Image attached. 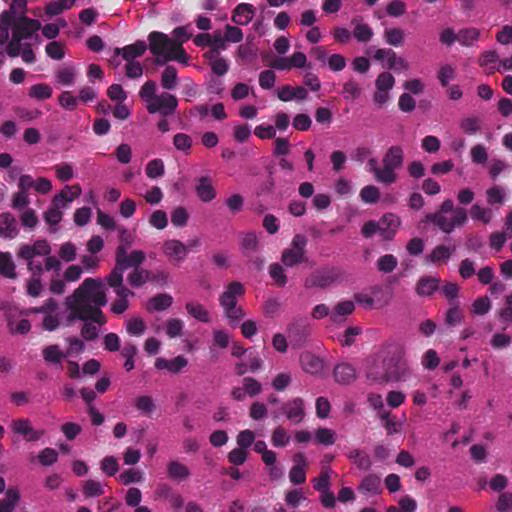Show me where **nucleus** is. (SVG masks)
I'll return each mask as SVG.
<instances>
[{
    "label": "nucleus",
    "instance_id": "1",
    "mask_svg": "<svg viewBox=\"0 0 512 512\" xmlns=\"http://www.w3.org/2000/svg\"><path fill=\"white\" fill-rule=\"evenodd\" d=\"M108 303L105 283L100 278H86L72 294L64 300L69 311L66 322L71 324L76 320H92L102 326L106 317L101 308Z\"/></svg>",
    "mask_w": 512,
    "mask_h": 512
},
{
    "label": "nucleus",
    "instance_id": "2",
    "mask_svg": "<svg viewBox=\"0 0 512 512\" xmlns=\"http://www.w3.org/2000/svg\"><path fill=\"white\" fill-rule=\"evenodd\" d=\"M366 377L372 383L398 382L406 379L410 367L405 345L398 340H388L367 360Z\"/></svg>",
    "mask_w": 512,
    "mask_h": 512
},
{
    "label": "nucleus",
    "instance_id": "3",
    "mask_svg": "<svg viewBox=\"0 0 512 512\" xmlns=\"http://www.w3.org/2000/svg\"><path fill=\"white\" fill-rule=\"evenodd\" d=\"M27 1L13 0L7 10L0 13V46L7 45L6 53L18 57L20 42L41 28L38 20L26 17Z\"/></svg>",
    "mask_w": 512,
    "mask_h": 512
},
{
    "label": "nucleus",
    "instance_id": "4",
    "mask_svg": "<svg viewBox=\"0 0 512 512\" xmlns=\"http://www.w3.org/2000/svg\"><path fill=\"white\" fill-rule=\"evenodd\" d=\"M149 50L155 56L157 65H164L169 61H177L188 65L189 57L185 53L180 41L159 31H153L148 35Z\"/></svg>",
    "mask_w": 512,
    "mask_h": 512
},
{
    "label": "nucleus",
    "instance_id": "5",
    "mask_svg": "<svg viewBox=\"0 0 512 512\" xmlns=\"http://www.w3.org/2000/svg\"><path fill=\"white\" fill-rule=\"evenodd\" d=\"M468 221L465 208L455 206L451 199L444 200L438 210L425 215L423 222L431 223L445 234H451L455 229L463 227Z\"/></svg>",
    "mask_w": 512,
    "mask_h": 512
},
{
    "label": "nucleus",
    "instance_id": "6",
    "mask_svg": "<svg viewBox=\"0 0 512 512\" xmlns=\"http://www.w3.org/2000/svg\"><path fill=\"white\" fill-rule=\"evenodd\" d=\"M139 96L150 114L168 117L176 112L178 106L176 96L168 92L157 93L156 83L152 80L143 84L139 91Z\"/></svg>",
    "mask_w": 512,
    "mask_h": 512
},
{
    "label": "nucleus",
    "instance_id": "7",
    "mask_svg": "<svg viewBox=\"0 0 512 512\" xmlns=\"http://www.w3.org/2000/svg\"><path fill=\"white\" fill-rule=\"evenodd\" d=\"M404 152L400 146L390 147L382 158V167H379L376 158L368 160L369 171L373 173L377 182L391 185L398 179L397 170L403 165Z\"/></svg>",
    "mask_w": 512,
    "mask_h": 512
},
{
    "label": "nucleus",
    "instance_id": "8",
    "mask_svg": "<svg viewBox=\"0 0 512 512\" xmlns=\"http://www.w3.org/2000/svg\"><path fill=\"white\" fill-rule=\"evenodd\" d=\"M344 272L337 267H329L311 273L304 282L306 288L327 289L344 280Z\"/></svg>",
    "mask_w": 512,
    "mask_h": 512
},
{
    "label": "nucleus",
    "instance_id": "9",
    "mask_svg": "<svg viewBox=\"0 0 512 512\" xmlns=\"http://www.w3.org/2000/svg\"><path fill=\"white\" fill-rule=\"evenodd\" d=\"M107 284L113 289L117 299L111 304V311L120 315L129 308V297L134 296V292L128 289L123 283V277L118 273L109 274L106 278Z\"/></svg>",
    "mask_w": 512,
    "mask_h": 512
},
{
    "label": "nucleus",
    "instance_id": "10",
    "mask_svg": "<svg viewBox=\"0 0 512 512\" xmlns=\"http://www.w3.org/2000/svg\"><path fill=\"white\" fill-rule=\"evenodd\" d=\"M307 238L302 234H297L292 239L288 248L281 255V261L286 267H294L306 260Z\"/></svg>",
    "mask_w": 512,
    "mask_h": 512
},
{
    "label": "nucleus",
    "instance_id": "11",
    "mask_svg": "<svg viewBox=\"0 0 512 512\" xmlns=\"http://www.w3.org/2000/svg\"><path fill=\"white\" fill-rule=\"evenodd\" d=\"M395 84V78L389 72H382L378 75L375 81L376 90L373 95L374 103L382 107L390 99V91Z\"/></svg>",
    "mask_w": 512,
    "mask_h": 512
},
{
    "label": "nucleus",
    "instance_id": "12",
    "mask_svg": "<svg viewBox=\"0 0 512 512\" xmlns=\"http://www.w3.org/2000/svg\"><path fill=\"white\" fill-rule=\"evenodd\" d=\"M9 427L14 434L22 436L28 442L38 441L44 434L41 430H35L28 418L14 419Z\"/></svg>",
    "mask_w": 512,
    "mask_h": 512
},
{
    "label": "nucleus",
    "instance_id": "13",
    "mask_svg": "<svg viewBox=\"0 0 512 512\" xmlns=\"http://www.w3.org/2000/svg\"><path fill=\"white\" fill-rule=\"evenodd\" d=\"M262 392V385L255 378L245 377L242 386L234 387L231 390V397L236 401H243L247 396L255 397Z\"/></svg>",
    "mask_w": 512,
    "mask_h": 512
},
{
    "label": "nucleus",
    "instance_id": "14",
    "mask_svg": "<svg viewBox=\"0 0 512 512\" xmlns=\"http://www.w3.org/2000/svg\"><path fill=\"white\" fill-rule=\"evenodd\" d=\"M282 412L288 421L299 424L305 418V402L300 397L292 398L283 404Z\"/></svg>",
    "mask_w": 512,
    "mask_h": 512
},
{
    "label": "nucleus",
    "instance_id": "15",
    "mask_svg": "<svg viewBox=\"0 0 512 512\" xmlns=\"http://www.w3.org/2000/svg\"><path fill=\"white\" fill-rule=\"evenodd\" d=\"M163 254L173 263H181L188 254V247L180 240H166L162 246Z\"/></svg>",
    "mask_w": 512,
    "mask_h": 512
},
{
    "label": "nucleus",
    "instance_id": "16",
    "mask_svg": "<svg viewBox=\"0 0 512 512\" xmlns=\"http://www.w3.org/2000/svg\"><path fill=\"white\" fill-rule=\"evenodd\" d=\"M51 253V247L46 240H37L31 245H22L17 256L24 260H34L36 256H48Z\"/></svg>",
    "mask_w": 512,
    "mask_h": 512
},
{
    "label": "nucleus",
    "instance_id": "17",
    "mask_svg": "<svg viewBox=\"0 0 512 512\" xmlns=\"http://www.w3.org/2000/svg\"><path fill=\"white\" fill-rule=\"evenodd\" d=\"M245 289L242 283L233 281L229 283L219 297L220 305L223 308L238 305V299L244 295Z\"/></svg>",
    "mask_w": 512,
    "mask_h": 512
},
{
    "label": "nucleus",
    "instance_id": "18",
    "mask_svg": "<svg viewBox=\"0 0 512 512\" xmlns=\"http://www.w3.org/2000/svg\"><path fill=\"white\" fill-rule=\"evenodd\" d=\"M195 192L199 200L204 203L213 201L217 196L216 189L209 176H201L196 179Z\"/></svg>",
    "mask_w": 512,
    "mask_h": 512
},
{
    "label": "nucleus",
    "instance_id": "19",
    "mask_svg": "<svg viewBox=\"0 0 512 512\" xmlns=\"http://www.w3.org/2000/svg\"><path fill=\"white\" fill-rule=\"evenodd\" d=\"M455 251L456 247L453 245L448 246L440 244L435 246L431 252L426 255L425 260L427 263L437 266L446 264L451 259Z\"/></svg>",
    "mask_w": 512,
    "mask_h": 512
},
{
    "label": "nucleus",
    "instance_id": "20",
    "mask_svg": "<svg viewBox=\"0 0 512 512\" xmlns=\"http://www.w3.org/2000/svg\"><path fill=\"white\" fill-rule=\"evenodd\" d=\"M19 234V228L15 217L9 212L0 214V237L14 239Z\"/></svg>",
    "mask_w": 512,
    "mask_h": 512
},
{
    "label": "nucleus",
    "instance_id": "21",
    "mask_svg": "<svg viewBox=\"0 0 512 512\" xmlns=\"http://www.w3.org/2000/svg\"><path fill=\"white\" fill-rule=\"evenodd\" d=\"M381 226V236L385 240L393 239L398 228L401 225L400 218L392 213L385 214L379 221Z\"/></svg>",
    "mask_w": 512,
    "mask_h": 512
},
{
    "label": "nucleus",
    "instance_id": "22",
    "mask_svg": "<svg viewBox=\"0 0 512 512\" xmlns=\"http://www.w3.org/2000/svg\"><path fill=\"white\" fill-rule=\"evenodd\" d=\"M149 46L144 41H136L123 48H116L114 53L121 55L127 62H133L135 58L142 56Z\"/></svg>",
    "mask_w": 512,
    "mask_h": 512
},
{
    "label": "nucleus",
    "instance_id": "23",
    "mask_svg": "<svg viewBox=\"0 0 512 512\" xmlns=\"http://www.w3.org/2000/svg\"><path fill=\"white\" fill-rule=\"evenodd\" d=\"M302 369L309 374L318 375L324 370V362L310 352H304L300 356Z\"/></svg>",
    "mask_w": 512,
    "mask_h": 512
},
{
    "label": "nucleus",
    "instance_id": "24",
    "mask_svg": "<svg viewBox=\"0 0 512 512\" xmlns=\"http://www.w3.org/2000/svg\"><path fill=\"white\" fill-rule=\"evenodd\" d=\"M188 365V360L184 356H177L171 360L165 358H157L155 367L159 370H167L172 374L181 372Z\"/></svg>",
    "mask_w": 512,
    "mask_h": 512
},
{
    "label": "nucleus",
    "instance_id": "25",
    "mask_svg": "<svg viewBox=\"0 0 512 512\" xmlns=\"http://www.w3.org/2000/svg\"><path fill=\"white\" fill-rule=\"evenodd\" d=\"M255 15V8L248 3L238 4L232 14V21L237 25H248Z\"/></svg>",
    "mask_w": 512,
    "mask_h": 512
},
{
    "label": "nucleus",
    "instance_id": "26",
    "mask_svg": "<svg viewBox=\"0 0 512 512\" xmlns=\"http://www.w3.org/2000/svg\"><path fill=\"white\" fill-rule=\"evenodd\" d=\"M168 477L177 482L185 481L191 476L189 467L179 460H171L167 464Z\"/></svg>",
    "mask_w": 512,
    "mask_h": 512
},
{
    "label": "nucleus",
    "instance_id": "27",
    "mask_svg": "<svg viewBox=\"0 0 512 512\" xmlns=\"http://www.w3.org/2000/svg\"><path fill=\"white\" fill-rule=\"evenodd\" d=\"M355 310V304L351 300H344L338 302L332 309L330 314V320L334 323H341L353 313Z\"/></svg>",
    "mask_w": 512,
    "mask_h": 512
},
{
    "label": "nucleus",
    "instance_id": "28",
    "mask_svg": "<svg viewBox=\"0 0 512 512\" xmlns=\"http://www.w3.org/2000/svg\"><path fill=\"white\" fill-rule=\"evenodd\" d=\"M356 377V369L348 363L338 364L334 369V378L340 384H350L356 379Z\"/></svg>",
    "mask_w": 512,
    "mask_h": 512
},
{
    "label": "nucleus",
    "instance_id": "29",
    "mask_svg": "<svg viewBox=\"0 0 512 512\" xmlns=\"http://www.w3.org/2000/svg\"><path fill=\"white\" fill-rule=\"evenodd\" d=\"M439 283L437 277H421L416 284V293L419 296H431L439 288Z\"/></svg>",
    "mask_w": 512,
    "mask_h": 512
},
{
    "label": "nucleus",
    "instance_id": "30",
    "mask_svg": "<svg viewBox=\"0 0 512 512\" xmlns=\"http://www.w3.org/2000/svg\"><path fill=\"white\" fill-rule=\"evenodd\" d=\"M185 309L191 317L200 322L209 323L211 321L208 310L201 303L195 301L187 302L185 304Z\"/></svg>",
    "mask_w": 512,
    "mask_h": 512
},
{
    "label": "nucleus",
    "instance_id": "31",
    "mask_svg": "<svg viewBox=\"0 0 512 512\" xmlns=\"http://www.w3.org/2000/svg\"><path fill=\"white\" fill-rule=\"evenodd\" d=\"M482 119L478 116H467L460 120L459 128L466 135H475L482 130Z\"/></svg>",
    "mask_w": 512,
    "mask_h": 512
},
{
    "label": "nucleus",
    "instance_id": "32",
    "mask_svg": "<svg viewBox=\"0 0 512 512\" xmlns=\"http://www.w3.org/2000/svg\"><path fill=\"white\" fill-rule=\"evenodd\" d=\"M499 59V55L495 50H488L482 53L479 58V64L489 70V73H493L496 70L502 69Z\"/></svg>",
    "mask_w": 512,
    "mask_h": 512
},
{
    "label": "nucleus",
    "instance_id": "33",
    "mask_svg": "<svg viewBox=\"0 0 512 512\" xmlns=\"http://www.w3.org/2000/svg\"><path fill=\"white\" fill-rule=\"evenodd\" d=\"M44 360L51 365H61L62 361L67 357L58 345H49L42 350Z\"/></svg>",
    "mask_w": 512,
    "mask_h": 512
},
{
    "label": "nucleus",
    "instance_id": "34",
    "mask_svg": "<svg viewBox=\"0 0 512 512\" xmlns=\"http://www.w3.org/2000/svg\"><path fill=\"white\" fill-rule=\"evenodd\" d=\"M16 266L9 252H0V275L9 278L16 279L17 273L15 271Z\"/></svg>",
    "mask_w": 512,
    "mask_h": 512
},
{
    "label": "nucleus",
    "instance_id": "35",
    "mask_svg": "<svg viewBox=\"0 0 512 512\" xmlns=\"http://www.w3.org/2000/svg\"><path fill=\"white\" fill-rule=\"evenodd\" d=\"M20 500L17 489L10 488L5 492V497L0 500V512H13Z\"/></svg>",
    "mask_w": 512,
    "mask_h": 512
},
{
    "label": "nucleus",
    "instance_id": "36",
    "mask_svg": "<svg viewBox=\"0 0 512 512\" xmlns=\"http://www.w3.org/2000/svg\"><path fill=\"white\" fill-rule=\"evenodd\" d=\"M383 38L385 42L394 47L402 46L405 40V32L403 29L394 27L385 29Z\"/></svg>",
    "mask_w": 512,
    "mask_h": 512
},
{
    "label": "nucleus",
    "instance_id": "37",
    "mask_svg": "<svg viewBox=\"0 0 512 512\" xmlns=\"http://www.w3.org/2000/svg\"><path fill=\"white\" fill-rule=\"evenodd\" d=\"M173 303L171 295L162 293L152 297L148 302V310L163 311L168 309Z\"/></svg>",
    "mask_w": 512,
    "mask_h": 512
},
{
    "label": "nucleus",
    "instance_id": "38",
    "mask_svg": "<svg viewBox=\"0 0 512 512\" xmlns=\"http://www.w3.org/2000/svg\"><path fill=\"white\" fill-rule=\"evenodd\" d=\"M379 418L383 423L387 435H394L401 431L402 423L398 422L397 419L394 416H391L389 412L382 411L379 413Z\"/></svg>",
    "mask_w": 512,
    "mask_h": 512
},
{
    "label": "nucleus",
    "instance_id": "39",
    "mask_svg": "<svg viewBox=\"0 0 512 512\" xmlns=\"http://www.w3.org/2000/svg\"><path fill=\"white\" fill-rule=\"evenodd\" d=\"M178 84L177 70L173 66H167L161 75V86L166 90H173Z\"/></svg>",
    "mask_w": 512,
    "mask_h": 512
},
{
    "label": "nucleus",
    "instance_id": "40",
    "mask_svg": "<svg viewBox=\"0 0 512 512\" xmlns=\"http://www.w3.org/2000/svg\"><path fill=\"white\" fill-rule=\"evenodd\" d=\"M353 36L359 42H368L372 39L374 33L368 24L353 20Z\"/></svg>",
    "mask_w": 512,
    "mask_h": 512
},
{
    "label": "nucleus",
    "instance_id": "41",
    "mask_svg": "<svg viewBox=\"0 0 512 512\" xmlns=\"http://www.w3.org/2000/svg\"><path fill=\"white\" fill-rule=\"evenodd\" d=\"M128 283L132 287H141L146 282L151 280V275L148 270H145L143 268H135L129 275H128Z\"/></svg>",
    "mask_w": 512,
    "mask_h": 512
},
{
    "label": "nucleus",
    "instance_id": "42",
    "mask_svg": "<svg viewBox=\"0 0 512 512\" xmlns=\"http://www.w3.org/2000/svg\"><path fill=\"white\" fill-rule=\"evenodd\" d=\"M479 37L480 31L477 28H466L457 33V41L463 46L474 45Z\"/></svg>",
    "mask_w": 512,
    "mask_h": 512
},
{
    "label": "nucleus",
    "instance_id": "43",
    "mask_svg": "<svg viewBox=\"0 0 512 512\" xmlns=\"http://www.w3.org/2000/svg\"><path fill=\"white\" fill-rule=\"evenodd\" d=\"M332 470L329 466L323 465L320 476L313 480V487L319 492H323L330 489V478Z\"/></svg>",
    "mask_w": 512,
    "mask_h": 512
},
{
    "label": "nucleus",
    "instance_id": "44",
    "mask_svg": "<svg viewBox=\"0 0 512 512\" xmlns=\"http://www.w3.org/2000/svg\"><path fill=\"white\" fill-rule=\"evenodd\" d=\"M380 478L376 475H368L366 476L360 486L359 489L366 494L375 495L380 492Z\"/></svg>",
    "mask_w": 512,
    "mask_h": 512
},
{
    "label": "nucleus",
    "instance_id": "45",
    "mask_svg": "<svg viewBox=\"0 0 512 512\" xmlns=\"http://www.w3.org/2000/svg\"><path fill=\"white\" fill-rule=\"evenodd\" d=\"M315 441L319 444L330 446L337 440V434L334 430L329 428H319L314 434Z\"/></svg>",
    "mask_w": 512,
    "mask_h": 512
},
{
    "label": "nucleus",
    "instance_id": "46",
    "mask_svg": "<svg viewBox=\"0 0 512 512\" xmlns=\"http://www.w3.org/2000/svg\"><path fill=\"white\" fill-rule=\"evenodd\" d=\"M348 458L360 469L368 470L371 467L369 455L359 449L352 450Z\"/></svg>",
    "mask_w": 512,
    "mask_h": 512
},
{
    "label": "nucleus",
    "instance_id": "47",
    "mask_svg": "<svg viewBox=\"0 0 512 512\" xmlns=\"http://www.w3.org/2000/svg\"><path fill=\"white\" fill-rule=\"evenodd\" d=\"M223 313L231 326L238 325L245 317V312L239 305L223 308Z\"/></svg>",
    "mask_w": 512,
    "mask_h": 512
},
{
    "label": "nucleus",
    "instance_id": "48",
    "mask_svg": "<svg viewBox=\"0 0 512 512\" xmlns=\"http://www.w3.org/2000/svg\"><path fill=\"white\" fill-rule=\"evenodd\" d=\"M362 89L354 79H349L343 84L342 95L345 100H355L360 97Z\"/></svg>",
    "mask_w": 512,
    "mask_h": 512
},
{
    "label": "nucleus",
    "instance_id": "49",
    "mask_svg": "<svg viewBox=\"0 0 512 512\" xmlns=\"http://www.w3.org/2000/svg\"><path fill=\"white\" fill-rule=\"evenodd\" d=\"M184 322L178 318H169L165 322V331L168 337L176 338L183 335Z\"/></svg>",
    "mask_w": 512,
    "mask_h": 512
},
{
    "label": "nucleus",
    "instance_id": "50",
    "mask_svg": "<svg viewBox=\"0 0 512 512\" xmlns=\"http://www.w3.org/2000/svg\"><path fill=\"white\" fill-rule=\"evenodd\" d=\"M145 172L150 179L162 177L165 173L164 162L161 159H153L146 165Z\"/></svg>",
    "mask_w": 512,
    "mask_h": 512
},
{
    "label": "nucleus",
    "instance_id": "51",
    "mask_svg": "<svg viewBox=\"0 0 512 512\" xmlns=\"http://www.w3.org/2000/svg\"><path fill=\"white\" fill-rule=\"evenodd\" d=\"M145 330V322L140 317H132L126 321V331L130 336H141Z\"/></svg>",
    "mask_w": 512,
    "mask_h": 512
},
{
    "label": "nucleus",
    "instance_id": "52",
    "mask_svg": "<svg viewBox=\"0 0 512 512\" xmlns=\"http://www.w3.org/2000/svg\"><path fill=\"white\" fill-rule=\"evenodd\" d=\"M377 269L382 273L392 272L398 265L397 258L392 254H385L377 260Z\"/></svg>",
    "mask_w": 512,
    "mask_h": 512
},
{
    "label": "nucleus",
    "instance_id": "53",
    "mask_svg": "<svg viewBox=\"0 0 512 512\" xmlns=\"http://www.w3.org/2000/svg\"><path fill=\"white\" fill-rule=\"evenodd\" d=\"M205 57L209 60L211 69L216 75L223 76L226 74L229 65L224 58L219 57L218 54H215L214 57L212 55H205Z\"/></svg>",
    "mask_w": 512,
    "mask_h": 512
},
{
    "label": "nucleus",
    "instance_id": "54",
    "mask_svg": "<svg viewBox=\"0 0 512 512\" xmlns=\"http://www.w3.org/2000/svg\"><path fill=\"white\" fill-rule=\"evenodd\" d=\"M269 274L277 286L284 287L287 284V275L283 266L279 263H273L269 266Z\"/></svg>",
    "mask_w": 512,
    "mask_h": 512
},
{
    "label": "nucleus",
    "instance_id": "55",
    "mask_svg": "<svg viewBox=\"0 0 512 512\" xmlns=\"http://www.w3.org/2000/svg\"><path fill=\"white\" fill-rule=\"evenodd\" d=\"M470 214L473 220L488 224L492 220V211L489 208L475 204L471 207Z\"/></svg>",
    "mask_w": 512,
    "mask_h": 512
},
{
    "label": "nucleus",
    "instance_id": "56",
    "mask_svg": "<svg viewBox=\"0 0 512 512\" xmlns=\"http://www.w3.org/2000/svg\"><path fill=\"white\" fill-rule=\"evenodd\" d=\"M138 349L136 345L132 343H126L123 349L121 350V355L125 358L124 368L127 371H131L134 369V357L137 354Z\"/></svg>",
    "mask_w": 512,
    "mask_h": 512
},
{
    "label": "nucleus",
    "instance_id": "57",
    "mask_svg": "<svg viewBox=\"0 0 512 512\" xmlns=\"http://www.w3.org/2000/svg\"><path fill=\"white\" fill-rule=\"evenodd\" d=\"M456 76V68L450 64L441 65L437 77L442 86H447Z\"/></svg>",
    "mask_w": 512,
    "mask_h": 512
},
{
    "label": "nucleus",
    "instance_id": "58",
    "mask_svg": "<svg viewBox=\"0 0 512 512\" xmlns=\"http://www.w3.org/2000/svg\"><path fill=\"white\" fill-rule=\"evenodd\" d=\"M283 307L281 299L276 297L268 298L263 304V311L266 316L274 317L280 313Z\"/></svg>",
    "mask_w": 512,
    "mask_h": 512
},
{
    "label": "nucleus",
    "instance_id": "59",
    "mask_svg": "<svg viewBox=\"0 0 512 512\" xmlns=\"http://www.w3.org/2000/svg\"><path fill=\"white\" fill-rule=\"evenodd\" d=\"M76 78V72L73 67H64L56 72V80L62 85H72Z\"/></svg>",
    "mask_w": 512,
    "mask_h": 512
},
{
    "label": "nucleus",
    "instance_id": "60",
    "mask_svg": "<svg viewBox=\"0 0 512 512\" xmlns=\"http://www.w3.org/2000/svg\"><path fill=\"white\" fill-rule=\"evenodd\" d=\"M471 160L474 164H485L488 160V151L483 144H476L470 149Z\"/></svg>",
    "mask_w": 512,
    "mask_h": 512
},
{
    "label": "nucleus",
    "instance_id": "61",
    "mask_svg": "<svg viewBox=\"0 0 512 512\" xmlns=\"http://www.w3.org/2000/svg\"><path fill=\"white\" fill-rule=\"evenodd\" d=\"M226 43L225 37L220 32H215L213 35H210L211 50L205 55H212L214 57L220 50L226 49Z\"/></svg>",
    "mask_w": 512,
    "mask_h": 512
},
{
    "label": "nucleus",
    "instance_id": "62",
    "mask_svg": "<svg viewBox=\"0 0 512 512\" xmlns=\"http://www.w3.org/2000/svg\"><path fill=\"white\" fill-rule=\"evenodd\" d=\"M52 95L51 88L46 84H35L29 90V96L37 100L49 99Z\"/></svg>",
    "mask_w": 512,
    "mask_h": 512
},
{
    "label": "nucleus",
    "instance_id": "63",
    "mask_svg": "<svg viewBox=\"0 0 512 512\" xmlns=\"http://www.w3.org/2000/svg\"><path fill=\"white\" fill-rule=\"evenodd\" d=\"M360 197L363 202L373 204L379 200L380 191L374 185H367L361 189Z\"/></svg>",
    "mask_w": 512,
    "mask_h": 512
},
{
    "label": "nucleus",
    "instance_id": "64",
    "mask_svg": "<svg viewBox=\"0 0 512 512\" xmlns=\"http://www.w3.org/2000/svg\"><path fill=\"white\" fill-rule=\"evenodd\" d=\"M56 177L62 181H69L74 177V170L71 164L61 163L54 167Z\"/></svg>",
    "mask_w": 512,
    "mask_h": 512
}]
</instances>
